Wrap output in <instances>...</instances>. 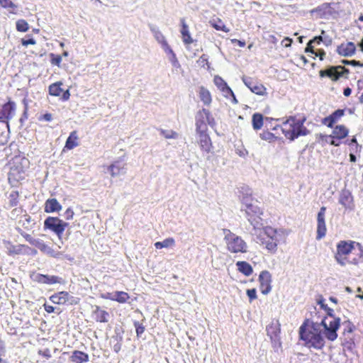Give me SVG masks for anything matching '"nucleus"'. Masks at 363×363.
<instances>
[{"label":"nucleus","instance_id":"nucleus-1","mask_svg":"<svg viewBox=\"0 0 363 363\" xmlns=\"http://www.w3.org/2000/svg\"><path fill=\"white\" fill-rule=\"evenodd\" d=\"M339 328L338 319L333 318L328 323V318H324L320 323L306 319L299 328V338L306 347L320 350L325 345L324 337L331 342L337 339Z\"/></svg>","mask_w":363,"mask_h":363},{"label":"nucleus","instance_id":"nucleus-2","mask_svg":"<svg viewBox=\"0 0 363 363\" xmlns=\"http://www.w3.org/2000/svg\"><path fill=\"white\" fill-rule=\"evenodd\" d=\"M355 247H361L359 242L353 240H340L336 246L335 259L342 266L347 264H357L361 256L351 257L354 255Z\"/></svg>","mask_w":363,"mask_h":363},{"label":"nucleus","instance_id":"nucleus-3","mask_svg":"<svg viewBox=\"0 0 363 363\" xmlns=\"http://www.w3.org/2000/svg\"><path fill=\"white\" fill-rule=\"evenodd\" d=\"M305 121L304 118L298 119L296 116H290L281 125L274 126V130H280L287 139L294 140L301 135L308 134V130L303 125Z\"/></svg>","mask_w":363,"mask_h":363},{"label":"nucleus","instance_id":"nucleus-4","mask_svg":"<svg viewBox=\"0 0 363 363\" xmlns=\"http://www.w3.org/2000/svg\"><path fill=\"white\" fill-rule=\"evenodd\" d=\"M252 235L255 236L256 242L262 245L269 252H276L279 242L277 229L271 226L259 227L254 230Z\"/></svg>","mask_w":363,"mask_h":363},{"label":"nucleus","instance_id":"nucleus-5","mask_svg":"<svg viewBox=\"0 0 363 363\" xmlns=\"http://www.w3.org/2000/svg\"><path fill=\"white\" fill-rule=\"evenodd\" d=\"M29 166L30 162L26 157L21 156L13 157L11 162L8 176L9 184L16 186L18 182L25 179Z\"/></svg>","mask_w":363,"mask_h":363},{"label":"nucleus","instance_id":"nucleus-6","mask_svg":"<svg viewBox=\"0 0 363 363\" xmlns=\"http://www.w3.org/2000/svg\"><path fill=\"white\" fill-rule=\"evenodd\" d=\"M245 204V211L246 213L247 219L250 223L253 226V230L258 229L262 227L263 210L257 204V201H254L251 197H244L242 200Z\"/></svg>","mask_w":363,"mask_h":363},{"label":"nucleus","instance_id":"nucleus-7","mask_svg":"<svg viewBox=\"0 0 363 363\" xmlns=\"http://www.w3.org/2000/svg\"><path fill=\"white\" fill-rule=\"evenodd\" d=\"M223 233L225 247L229 252L232 254H245L247 252L248 245L242 237L226 228L223 229Z\"/></svg>","mask_w":363,"mask_h":363},{"label":"nucleus","instance_id":"nucleus-8","mask_svg":"<svg viewBox=\"0 0 363 363\" xmlns=\"http://www.w3.org/2000/svg\"><path fill=\"white\" fill-rule=\"evenodd\" d=\"M350 70L344 66H330L325 69L319 71V76L320 77H328L332 82H335L341 78L347 79Z\"/></svg>","mask_w":363,"mask_h":363},{"label":"nucleus","instance_id":"nucleus-9","mask_svg":"<svg viewBox=\"0 0 363 363\" xmlns=\"http://www.w3.org/2000/svg\"><path fill=\"white\" fill-rule=\"evenodd\" d=\"M16 111V104L9 98L7 102L0 104V123H4L8 129L10 121L14 117Z\"/></svg>","mask_w":363,"mask_h":363},{"label":"nucleus","instance_id":"nucleus-10","mask_svg":"<svg viewBox=\"0 0 363 363\" xmlns=\"http://www.w3.org/2000/svg\"><path fill=\"white\" fill-rule=\"evenodd\" d=\"M68 223L57 217H48L44 221V229L50 230L61 238Z\"/></svg>","mask_w":363,"mask_h":363},{"label":"nucleus","instance_id":"nucleus-11","mask_svg":"<svg viewBox=\"0 0 363 363\" xmlns=\"http://www.w3.org/2000/svg\"><path fill=\"white\" fill-rule=\"evenodd\" d=\"M196 130H203L208 129V124L213 125L215 123L214 118L212 117L209 110L202 108L196 114Z\"/></svg>","mask_w":363,"mask_h":363},{"label":"nucleus","instance_id":"nucleus-12","mask_svg":"<svg viewBox=\"0 0 363 363\" xmlns=\"http://www.w3.org/2000/svg\"><path fill=\"white\" fill-rule=\"evenodd\" d=\"M325 211L326 207L322 206L317 215L316 240H318L323 238L327 233V228L325 220Z\"/></svg>","mask_w":363,"mask_h":363},{"label":"nucleus","instance_id":"nucleus-13","mask_svg":"<svg viewBox=\"0 0 363 363\" xmlns=\"http://www.w3.org/2000/svg\"><path fill=\"white\" fill-rule=\"evenodd\" d=\"M62 84H63L62 82H56L51 84L48 86V92L50 95L52 96H59L62 101H66L69 100L70 97V93L69 89L63 91L62 89Z\"/></svg>","mask_w":363,"mask_h":363},{"label":"nucleus","instance_id":"nucleus-14","mask_svg":"<svg viewBox=\"0 0 363 363\" xmlns=\"http://www.w3.org/2000/svg\"><path fill=\"white\" fill-rule=\"evenodd\" d=\"M243 82L247 88L254 94L259 96H266L267 94L266 87L262 83L252 78L247 77L243 79Z\"/></svg>","mask_w":363,"mask_h":363},{"label":"nucleus","instance_id":"nucleus-15","mask_svg":"<svg viewBox=\"0 0 363 363\" xmlns=\"http://www.w3.org/2000/svg\"><path fill=\"white\" fill-rule=\"evenodd\" d=\"M259 289L263 294H267L272 290V275L267 270L262 271L259 275Z\"/></svg>","mask_w":363,"mask_h":363},{"label":"nucleus","instance_id":"nucleus-16","mask_svg":"<svg viewBox=\"0 0 363 363\" xmlns=\"http://www.w3.org/2000/svg\"><path fill=\"white\" fill-rule=\"evenodd\" d=\"M213 82L216 84V86L218 87V89L223 93L224 96L225 97L232 96L233 99V101L235 103H237V100L235 98V96L234 94V92L233 90L228 86L227 83L224 81V79L216 75L213 78Z\"/></svg>","mask_w":363,"mask_h":363},{"label":"nucleus","instance_id":"nucleus-17","mask_svg":"<svg viewBox=\"0 0 363 363\" xmlns=\"http://www.w3.org/2000/svg\"><path fill=\"white\" fill-rule=\"evenodd\" d=\"M208 129L203 130H196L199 135V143L201 150L206 152H210L212 148V142L210 136L207 133Z\"/></svg>","mask_w":363,"mask_h":363},{"label":"nucleus","instance_id":"nucleus-18","mask_svg":"<svg viewBox=\"0 0 363 363\" xmlns=\"http://www.w3.org/2000/svg\"><path fill=\"white\" fill-rule=\"evenodd\" d=\"M267 335L272 341L276 342L279 340L281 333V325L277 320H272L266 328Z\"/></svg>","mask_w":363,"mask_h":363},{"label":"nucleus","instance_id":"nucleus-19","mask_svg":"<svg viewBox=\"0 0 363 363\" xmlns=\"http://www.w3.org/2000/svg\"><path fill=\"white\" fill-rule=\"evenodd\" d=\"M344 109H337L322 120V123L328 128H333L334 124L337 123L345 115Z\"/></svg>","mask_w":363,"mask_h":363},{"label":"nucleus","instance_id":"nucleus-20","mask_svg":"<svg viewBox=\"0 0 363 363\" xmlns=\"http://www.w3.org/2000/svg\"><path fill=\"white\" fill-rule=\"evenodd\" d=\"M338 55L342 57H351L356 52V46L352 42L343 43L337 47Z\"/></svg>","mask_w":363,"mask_h":363},{"label":"nucleus","instance_id":"nucleus-21","mask_svg":"<svg viewBox=\"0 0 363 363\" xmlns=\"http://www.w3.org/2000/svg\"><path fill=\"white\" fill-rule=\"evenodd\" d=\"M108 170L112 177L125 173V164L119 160L113 161L108 166Z\"/></svg>","mask_w":363,"mask_h":363},{"label":"nucleus","instance_id":"nucleus-22","mask_svg":"<svg viewBox=\"0 0 363 363\" xmlns=\"http://www.w3.org/2000/svg\"><path fill=\"white\" fill-rule=\"evenodd\" d=\"M4 245L7 250V254L10 256H14L23 254L28 247L26 245H13L11 241H4Z\"/></svg>","mask_w":363,"mask_h":363},{"label":"nucleus","instance_id":"nucleus-23","mask_svg":"<svg viewBox=\"0 0 363 363\" xmlns=\"http://www.w3.org/2000/svg\"><path fill=\"white\" fill-rule=\"evenodd\" d=\"M33 280L39 284H54L61 282V279L57 276H49L42 274H36L34 276Z\"/></svg>","mask_w":363,"mask_h":363},{"label":"nucleus","instance_id":"nucleus-24","mask_svg":"<svg viewBox=\"0 0 363 363\" xmlns=\"http://www.w3.org/2000/svg\"><path fill=\"white\" fill-rule=\"evenodd\" d=\"M353 196L348 189H342L340 194L339 202L346 208L353 207Z\"/></svg>","mask_w":363,"mask_h":363},{"label":"nucleus","instance_id":"nucleus-25","mask_svg":"<svg viewBox=\"0 0 363 363\" xmlns=\"http://www.w3.org/2000/svg\"><path fill=\"white\" fill-rule=\"evenodd\" d=\"M92 315L96 322L107 323L108 321V313L99 306H94L92 311Z\"/></svg>","mask_w":363,"mask_h":363},{"label":"nucleus","instance_id":"nucleus-26","mask_svg":"<svg viewBox=\"0 0 363 363\" xmlns=\"http://www.w3.org/2000/svg\"><path fill=\"white\" fill-rule=\"evenodd\" d=\"M70 296L67 291H60L52 294L50 297V300L55 304L64 305L69 301ZM73 298V297H71Z\"/></svg>","mask_w":363,"mask_h":363},{"label":"nucleus","instance_id":"nucleus-27","mask_svg":"<svg viewBox=\"0 0 363 363\" xmlns=\"http://www.w3.org/2000/svg\"><path fill=\"white\" fill-rule=\"evenodd\" d=\"M332 134L326 135V138H336L337 139H345L349 134V129L345 125H337L333 126Z\"/></svg>","mask_w":363,"mask_h":363},{"label":"nucleus","instance_id":"nucleus-28","mask_svg":"<svg viewBox=\"0 0 363 363\" xmlns=\"http://www.w3.org/2000/svg\"><path fill=\"white\" fill-rule=\"evenodd\" d=\"M79 145V137L77 130H73L70 133L67 138L63 151L70 150Z\"/></svg>","mask_w":363,"mask_h":363},{"label":"nucleus","instance_id":"nucleus-29","mask_svg":"<svg viewBox=\"0 0 363 363\" xmlns=\"http://www.w3.org/2000/svg\"><path fill=\"white\" fill-rule=\"evenodd\" d=\"M180 22H181V26H182L181 34H182V38L183 43L185 45H190L194 42V40L191 36V34H190V32L189 30V26L186 23L184 18H182L180 20Z\"/></svg>","mask_w":363,"mask_h":363},{"label":"nucleus","instance_id":"nucleus-30","mask_svg":"<svg viewBox=\"0 0 363 363\" xmlns=\"http://www.w3.org/2000/svg\"><path fill=\"white\" fill-rule=\"evenodd\" d=\"M61 209L62 206L56 199H48L45 203L44 211L46 213L58 212Z\"/></svg>","mask_w":363,"mask_h":363},{"label":"nucleus","instance_id":"nucleus-31","mask_svg":"<svg viewBox=\"0 0 363 363\" xmlns=\"http://www.w3.org/2000/svg\"><path fill=\"white\" fill-rule=\"evenodd\" d=\"M89 359V354L79 350H74L70 356V361L74 363H86Z\"/></svg>","mask_w":363,"mask_h":363},{"label":"nucleus","instance_id":"nucleus-32","mask_svg":"<svg viewBox=\"0 0 363 363\" xmlns=\"http://www.w3.org/2000/svg\"><path fill=\"white\" fill-rule=\"evenodd\" d=\"M236 266L238 271L246 277H249L253 273L252 266L246 261H238Z\"/></svg>","mask_w":363,"mask_h":363},{"label":"nucleus","instance_id":"nucleus-33","mask_svg":"<svg viewBox=\"0 0 363 363\" xmlns=\"http://www.w3.org/2000/svg\"><path fill=\"white\" fill-rule=\"evenodd\" d=\"M209 24L214 29L225 33L230 32V29L225 26V23L220 18H213L209 21Z\"/></svg>","mask_w":363,"mask_h":363},{"label":"nucleus","instance_id":"nucleus-34","mask_svg":"<svg viewBox=\"0 0 363 363\" xmlns=\"http://www.w3.org/2000/svg\"><path fill=\"white\" fill-rule=\"evenodd\" d=\"M199 95L201 101L206 106H210L212 102V96L210 91L204 86L199 88Z\"/></svg>","mask_w":363,"mask_h":363},{"label":"nucleus","instance_id":"nucleus-35","mask_svg":"<svg viewBox=\"0 0 363 363\" xmlns=\"http://www.w3.org/2000/svg\"><path fill=\"white\" fill-rule=\"evenodd\" d=\"M19 197L20 194L18 191H12L7 197V208H11L13 207L18 206V204L19 203Z\"/></svg>","mask_w":363,"mask_h":363},{"label":"nucleus","instance_id":"nucleus-36","mask_svg":"<svg viewBox=\"0 0 363 363\" xmlns=\"http://www.w3.org/2000/svg\"><path fill=\"white\" fill-rule=\"evenodd\" d=\"M252 123L254 130H258L263 126V116L261 113H255L252 115Z\"/></svg>","mask_w":363,"mask_h":363},{"label":"nucleus","instance_id":"nucleus-37","mask_svg":"<svg viewBox=\"0 0 363 363\" xmlns=\"http://www.w3.org/2000/svg\"><path fill=\"white\" fill-rule=\"evenodd\" d=\"M175 245V240L173 238H168L164 239L162 242H156L155 243V247L156 249L160 250L162 248H168L172 247Z\"/></svg>","mask_w":363,"mask_h":363},{"label":"nucleus","instance_id":"nucleus-38","mask_svg":"<svg viewBox=\"0 0 363 363\" xmlns=\"http://www.w3.org/2000/svg\"><path fill=\"white\" fill-rule=\"evenodd\" d=\"M115 294H116L115 301H116L119 303H125L130 298V296L127 292L122 291H116L115 292Z\"/></svg>","mask_w":363,"mask_h":363},{"label":"nucleus","instance_id":"nucleus-39","mask_svg":"<svg viewBox=\"0 0 363 363\" xmlns=\"http://www.w3.org/2000/svg\"><path fill=\"white\" fill-rule=\"evenodd\" d=\"M318 303L320 305V306L324 308L325 310V311L327 312V314H328V316H325V318H328V323L330 321V320H332L333 318V319H338L339 320V323H340V318H336L333 315V310L329 307H328V306L326 304L324 303V301H318Z\"/></svg>","mask_w":363,"mask_h":363},{"label":"nucleus","instance_id":"nucleus-40","mask_svg":"<svg viewBox=\"0 0 363 363\" xmlns=\"http://www.w3.org/2000/svg\"><path fill=\"white\" fill-rule=\"evenodd\" d=\"M16 30L18 32L25 33L27 32L29 29V25L28 22L24 19H19L16 21Z\"/></svg>","mask_w":363,"mask_h":363},{"label":"nucleus","instance_id":"nucleus-41","mask_svg":"<svg viewBox=\"0 0 363 363\" xmlns=\"http://www.w3.org/2000/svg\"><path fill=\"white\" fill-rule=\"evenodd\" d=\"M259 137L261 139L269 142L274 141L277 138L274 134L268 130H264L259 134Z\"/></svg>","mask_w":363,"mask_h":363},{"label":"nucleus","instance_id":"nucleus-42","mask_svg":"<svg viewBox=\"0 0 363 363\" xmlns=\"http://www.w3.org/2000/svg\"><path fill=\"white\" fill-rule=\"evenodd\" d=\"M348 145L351 147L352 151L355 153L360 152L362 146L359 145L357 143V140L355 137H353L349 142Z\"/></svg>","mask_w":363,"mask_h":363},{"label":"nucleus","instance_id":"nucleus-43","mask_svg":"<svg viewBox=\"0 0 363 363\" xmlns=\"http://www.w3.org/2000/svg\"><path fill=\"white\" fill-rule=\"evenodd\" d=\"M345 328L343 331V335H346L347 333H352L355 330V326L350 321H346L344 323Z\"/></svg>","mask_w":363,"mask_h":363},{"label":"nucleus","instance_id":"nucleus-44","mask_svg":"<svg viewBox=\"0 0 363 363\" xmlns=\"http://www.w3.org/2000/svg\"><path fill=\"white\" fill-rule=\"evenodd\" d=\"M32 245L36 247L41 251H45L48 248L47 245L43 240L35 238L34 239Z\"/></svg>","mask_w":363,"mask_h":363},{"label":"nucleus","instance_id":"nucleus-45","mask_svg":"<svg viewBox=\"0 0 363 363\" xmlns=\"http://www.w3.org/2000/svg\"><path fill=\"white\" fill-rule=\"evenodd\" d=\"M50 57H51V60H50L51 64L53 65H57V67H60V64L62 62V57L59 55H54V54H51Z\"/></svg>","mask_w":363,"mask_h":363},{"label":"nucleus","instance_id":"nucleus-46","mask_svg":"<svg viewBox=\"0 0 363 363\" xmlns=\"http://www.w3.org/2000/svg\"><path fill=\"white\" fill-rule=\"evenodd\" d=\"M161 133L164 135V137L167 139L170 138H176L178 135L177 133L174 130H162Z\"/></svg>","mask_w":363,"mask_h":363},{"label":"nucleus","instance_id":"nucleus-47","mask_svg":"<svg viewBox=\"0 0 363 363\" xmlns=\"http://www.w3.org/2000/svg\"><path fill=\"white\" fill-rule=\"evenodd\" d=\"M135 332L138 337L140 336L145 332V326L138 321L134 323Z\"/></svg>","mask_w":363,"mask_h":363},{"label":"nucleus","instance_id":"nucleus-48","mask_svg":"<svg viewBox=\"0 0 363 363\" xmlns=\"http://www.w3.org/2000/svg\"><path fill=\"white\" fill-rule=\"evenodd\" d=\"M0 5L5 9L16 8V6L11 0H0Z\"/></svg>","mask_w":363,"mask_h":363},{"label":"nucleus","instance_id":"nucleus-49","mask_svg":"<svg viewBox=\"0 0 363 363\" xmlns=\"http://www.w3.org/2000/svg\"><path fill=\"white\" fill-rule=\"evenodd\" d=\"M246 293L249 298L250 302H252L257 298V291L255 289H247Z\"/></svg>","mask_w":363,"mask_h":363},{"label":"nucleus","instance_id":"nucleus-50","mask_svg":"<svg viewBox=\"0 0 363 363\" xmlns=\"http://www.w3.org/2000/svg\"><path fill=\"white\" fill-rule=\"evenodd\" d=\"M25 107L22 116L20 118V122L21 124L24 123L28 118V104L24 101Z\"/></svg>","mask_w":363,"mask_h":363},{"label":"nucleus","instance_id":"nucleus-51","mask_svg":"<svg viewBox=\"0 0 363 363\" xmlns=\"http://www.w3.org/2000/svg\"><path fill=\"white\" fill-rule=\"evenodd\" d=\"M38 354L43 357H45L46 359H50L52 357L51 352H50V350L49 348L39 350L38 352Z\"/></svg>","mask_w":363,"mask_h":363},{"label":"nucleus","instance_id":"nucleus-52","mask_svg":"<svg viewBox=\"0 0 363 363\" xmlns=\"http://www.w3.org/2000/svg\"><path fill=\"white\" fill-rule=\"evenodd\" d=\"M342 62L344 65L358 66V67H363V63H362L359 61L354 60H342Z\"/></svg>","mask_w":363,"mask_h":363},{"label":"nucleus","instance_id":"nucleus-53","mask_svg":"<svg viewBox=\"0 0 363 363\" xmlns=\"http://www.w3.org/2000/svg\"><path fill=\"white\" fill-rule=\"evenodd\" d=\"M100 297L103 299L111 300L115 301L116 294L107 292L105 294H100Z\"/></svg>","mask_w":363,"mask_h":363},{"label":"nucleus","instance_id":"nucleus-54","mask_svg":"<svg viewBox=\"0 0 363 363\" xmlns=\"http://www.w3.org/2000/svg\"><path fill=\"white\" fill-rule=\"evenodd\" d=\"M156 38L159 43H160L163 46L168 47V44L164 36L160 32L157 34Z\"/></svg>","mask_w":363,"mask_h":363},{"label":"nucleus","instance_id":"nucleus-55","mask_svg":"<svg viewBox=\"0 0 363 363\" xmlns=\"http://www.w3.org/2000/svg\"><path fill=\"white\" fill-rule=\"evenodd\" d=\"M35 43L36 41L33 38L29 39H21V44L25 47H27L28 45H35Z\"/></svg>","mask_w":363,"mask_h":363},{"label":"nucleus","instance_id":"nucleus-56","mask_svg":"<svg viewBox=\"0 0 363 363\" xmlns=\"http://www.w3.org/2000/svg\"><path fill=\"white\" fill-rule=\"evenodd\" d=\"M292 42H293V40L291 38H290L289 37H286L282 40L281 44L282 46H284L285 48H289L291 45Z\"/></svg>","mask_w":363,"mask_h":363},{"label":"nucleus","instance_id":"nucleus-57","mask_svg":"<svg viewBox=\"0 0 363 363\" xmlns=\"http://www.w3.org/2000/svg\"><path fill=\"white\" fill-rule=\"evenodd\" d=\"M74 211L71 208H68L65 212V216L66 220H72L74 217Z\"/></svg>","mask_w":363,"mask_h":363},{"label":"nucleus","instance_id":"nucleus-58","mask_svg":"<svg viewBox=\"0 0 363 363\" xmlns=\"http://www.w3.org/2000/svg\"><path fill=\"white\" fill-rule=\"evenodd\" d=\"M52 120V116L51 113H46L43 115H41L40 117H39V121H51Z\"/></svg>","mask_w":363,"mask_h":363},{"label":"nucleus","instance_id":"nucleus-59","mask_svg":"<svg viewBox=\"0 0 363 363\" xmlns=\"http://www.w3.org/2000/svg\"><path fill=\"white\" fill-rule=\"evenodd\" d=\"M314 55L316 57H318L320 60H323L325 57V52L323 49L318 50L317 51H315Z\"/></svg>","mask_w":363,"mask_h":363},{"label":"nucleus","instance_id":"nucleus-60","mask_svg":"<svg viewBox=\"0 0 363 363\" xmlns=\"http://www.w3.org/2000/svg\"><path fill=\"white\" fill-rule=\"evenodd\" d=\"M313 43L311 40L307 43L306 48H305L306 52H311L312 54L315 53L314 48L312 45Z\"/></svg>","mask_w":363,"mask_h":363},{"label":"nucleus","instance_id":"nucleus-61","mask_svg":"<svg viewBox=\"0 0 363 363\" xmlns=\"http://www.w3.org/2000/svg\"><path fill=\"white\" fill-rule=\"evenodd\" d=\"M330 138V141L329 142V143L331 145H333L335 147L339 146L341 143V140H342V139H337L336 138Z\"/></svg>","mask_w":363,"mask_h":363},{"label":"nucleus","instance_id":"nucleus-62","mask_svg":"<svg viewBox=\"0 0 363 363\" xmlns=\"http://www.w3.org/2000/svg\"><path fill=\"white\" fill-rule=\"evenodd\" d=\"M231 43L233 44V45H238L239 47L240 48H243L245 46V41H242V40H238V39H231Z\"/></svg>","mask_w":363,"mask_h":363},{"label":"nucleus","instance_id":"nucleus-63","mask_svg":"<svg viewBox=\"0 0 363 363\" xmlns=\"http://www.w3.org/2000/svg\"><path fill=\"white\" fill-rule=\"evenodd\" d=\"M43 307L45 311L48 313H51L55 311V307L48 303H44Z\"/></svg>","mask_w":363,"mask_h":363},{"label":"nucleus","instance_id":"nucleus-64","mask_svg":"<svg viewBox=\"0 0 363 363\" xmlns=\"http://www.w3.org/2000/svg\"><path fill=\"white\" fill-rule=\"evenodd\" d=\"M21 234L26 239V240L28 241L30 245L33 244L35 238H33L30 235L27 234V233H21Z\"/></svg>","mask_w":363,"mask_h":363}]
</instances>
